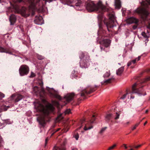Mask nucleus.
Listing matches in <instances>:
<instances>
[{"instance_id":"1","label":"nucleus","mask_w":150,"mask_h":150,"mask_svg":"<svg viewBox=\"0 0 150 150\" xmlns=\"http://www.w3.org/2000/svg\"><path fill=\"white\" fill-rule=\"evenodd\" d=\"M35 108L37 111L41 113L37 120L40 125L43 126L45 124V117L54 111V108L51 104H48L45 107L39 103L35 104Z\"/></svg>"},{"instance_id":"2","label":"nucleus","mask_w":150,"mask_h":150,"mask_svg":"<svg viewBox=\"0 0 150 150\" xmlns=\"http://www.w3.org/2000/svg\"><path fill=\"white\" fill-rule=\"evenodd\" d=\"M86 8L89 11H96L100 12L107 10L106 7L103 5L101 2H99L96 5L92 2H90L87 4Z\"/></svg>"},{"instance_id":"3","label":"nucleus","mask_w":150,"mask_h":150,"mask_svg":"<svg viewBox=\"0 0 150 150\" xmlns=\"http://www.w3.org/2000/svg\"><path fill=\"white\" fill-rule=\"evenodd\" d=\"M141 5L143 7L141 8L137 9L135 12L141 14L142 17L144 20H146V18L149 15V13L147 10L144 8L146 7L148 5H150V0H146L144 1H142L141 3Z\"/></svg>"},{"instance_id":"4","label":"nucleus","mask_w":150,"mask_h":150,"mask_svg":"<svg viewBox=\"0 0 150 150\" xmlns=\"http://www.w3.org/2000/svg\"><path fill=\"white\" fill-rule=\"evenodd\" d=\"M84 54L83 52H81L80 54L79 57L81 59H83V61H81L80 62V65L83 67L86 68L89 65V57H85Z\"/></svg>"},{"instance_id":"5","label":"nucleus","mask_w":150,"mask_h":150,"mask_svg":"<svg viewBox=\"0 0 150 150\" xmlns=\"http://www.w3.org/2000/svg\"><path fill=\"white\" fill-rule=\"evenodd\" d=\"M116 22L115 17L114 15H111L109 17V21L108 22H104L105 24L106 25L107 29L109 30V28H111L113 27L114 26V24Z\"/></svg>"},{"instance_id":"6","label":"nucleus","mask_w":150,"mask_h":150,"mask_svg":"<svg viewBox=\"0 0 150 150\" xmlns=\"http://www.w3.org/2000/svg\"><path fill=\"white\" fill-rule=\"evenodd\" d=\"M19 73L20 75L23 76L27 74L29 72V68L26 65H22L19 69Z\"/></svg>"},{"instance_id":"7","label":"nucleus","mask_w":150,"mask_h":150,"mask_svg":"<svg viewBox=\"0 0 150 150\" xmlns=\"http://www.w3.org/2000/svg\"><path fill=\"white\" fill-rule=\"evenodd\" d=\"M137 84L136 83H134L132 86V93H137L139 94L140 96L143 95L144 96L146 95V92L144 93V94H142L140 92V91L139 89H137L136 88V87L137 86Z\"/></svg>"},{"instance_id":"8","label":"nucleus","mask_w":150,"mask_h":150,"mask_svg":"<svg viewBox=\"0 0 150 150\" xmlns=\"http://www.w3.org/2000/svg\"><path fill=\"white\" fill-rule=\"evenodd\" d=\"M127 22L129 24H137L139 22V20L134 17H132L128 18L127 20Z\"/></svg>"},{"instance_id":"9","label":"nucleus","mask_w":150,"mask_h":150,"mask_svg":"<svg viewBox=\"0 0 150 150\" xmlns=\"http://www.w3.org/2000/svg\"><path fill=\"white\" fill-rule=\"evenodd\" d=\"M75 96L74 93H69L66 95L65 98L66 100L69 102L72 100Z\"/></svg>"},{"instance_id":"10","label":"nucleus","mask_w":150,"mask_h":150,"mask_svg":"<svg viewBox=\"0 0 150 150\" xmlns=\"http://www.w3.org/2000/svg\"><path fill=\"white\" fill-rule=\"evenodd\" d=\"M89 86H87L85 88H83V87H81V91L82 92L81 93V96H84L85 93L89 94L91 93L92 91H88L87 89L88 88Z\"/></svg>"},{"instance_id":"11","label":"nucleus","mask_w":150,"mask_h":150,"mask_svg":"<svg viewBox=\"0 0 150 150\" xmlns=\"http://www.w3.org/2000/svg\"><path fill=\"white\" fill-rule=\"evenodd\" d=\"M21 13L22 16L27 17L29 16L30 14L28 13V11L25 7H23L22 8Z\"/></svg>"},{"instance_id":"12","label":"nucleus","mask_w":150,"mask_h":150,"mask_svg":"<svg viewBox=\"0 0 150 150\" xmlns=\"http://www.w3.org/2000/svg\"><path fill=\"white\" fill-rule=\"evenodd\" d=\"M43 20L42 17L40 16H37L34 20L35 23L37 24H41L42 23Z\"/></svg>"},{"instance_id":"13","label":"nucleus","mask_w":150,"mask_h":150,"mask_svg":"<svg viewBox=\"0 0 150 150\" xmlns=\"http://www.w3.org/2000/svg\"><path fill=\"white\" fill-rule=\"evenodd\" d=\"M12 98H14L13 99H14L16 102H18L21 99H22L23 97V96L19 95H13L11 96Z\"/></svg>"},{"instance_id":"14","label":"nucleus","mask_w":150,"mask_h":150,"mask_svg":"<svg viewBox=\"0 0 150 150\" xmlns=\"http://www.w3.org/2000/svg\"><path fill=\"white\" fill-rule=\"evenodd\" d=\"M111 43V41L109 39H105L103 40L101 42V44L106 47H109Z\"/></svg>"},{"instance_id":"15","label":"nucleus","mask_w":150,"mask_h":150,"mask_svg":"<svg viewBox=\"0 0 150 150\" xmlns=\"http://www.w3.org/2000/svg\"><path fill=\"white\" fill-rule=\"evenodd\" d=\"M115 5L116 9H119L121 7V2L120 0H115Z\"/></svg>"},{"instance_id":"16","label":"nucleus","mask_w":150,"mask_h":150,"mask_svg":"<svg viewBox=\"0 0 150 150\" xmlns=\"http://www.w3.org/2000/svg\"><path fill=\"white\" fill-rule=\"evenodd\" d=\"M16 20V17L14 15H11L9 17V21L11 25H13L15 22Z\"/></svg>"},{"instance_id":"17","label":"nucleus","mask_w":150,"mask_h":150,"mask_svg":"<svg viewBox=\"0 0 150 150\" xmlns=\"http://www.w3.org/2000/svg\"><path fill=\"white\" fill-rule=\"evenodd\" d=\"M124 68L122 67L116 71L117 74L118 75H120L124 71Z\"/></svg>"},{"instance_id":"18","label":"nucleus","mask_w":150,"mask_h":150,"mask_svg":"<svg viewBox=\"0 0 150 150\" xmlns=\"http://www.w3.org/2000/svg\"><path fill=\"white\" fill-rule=\"evenodd\" d=\"M33 89L34 92L35 93H40V92L39 89L37 86L34 87Z\"/></svg>"},{"instance_id":"19","label":"nucleus","mask_w":150,"mask_h":150,"mask_svg":"<svg viewBox=\"0 0 150 150\" xmlns=\"http://www.w3.org/2000/svg\"><path fill=\"white\" fill-rule=\"evenodd\" d=\"M149 32L148 30H147V33L146 34L145 32H143L142 33V35L145 38H148L149 36Z\"/></svg>"},{"instance_id":"20","label":"nucleus","mask_w":150,"mask_h":150,"mask_svg":"<svg viewBox=\"0 0 150 150\" xmlns=\"http://www.w3.org/2000/svg\"><path fill=\"white\" fill-rule=\"evenodd\" d=\"M62 114H60L58 115L56 118L57 122H59L62 119L63 117L62 116Z\"/></svg>"},{"instance_id":"21","label":"nucleus","mask_w":150,"mask_h":150,"mask_svg":"<svg viewBox=\"0 0 150 150\" xmlns=\"http://www.w3.org/2000/svg\"><path fill=\"white\" fill-rule=\"evenodd\" d=\"M110 72L109 70H108L105 73L103 77L104 78H107L110 75Z\"/></svg>"},{"instance_id":"22","label":"nucleus","mask_w":150,"mask_h":150,"mask_svg":"<svg viewBox=\"0 0 150 150\" xmlns=\"http://www.w3.org/2000/svg\"><path fill=\"white\" fill-rule=\"evenodd\" d=\"M53 150H65V149L64 147H54Z\"/></svg>"},{"instance_id":"23","label":"nucleus","mask_w":150,"mask_h":150,"mask_svg":"<svg viewBox=\"0 0 150 150\" xmlns=\"http://www.w3.org/2000/svg\"><path fill=\"white\" fill-rule=\"evenodd\" d=\"M92 128L93 127L92 126L88 127V125L87 124H86L84 127V129L85 130H87L90 129Z\"/></svg>"},{"instance_id":"24","label":"nucleus","mask_w":150,"mask_h":150,"mask_svg":"<svg viewBox=\"0 0 150 150\" xmlns=\"http://www.w3.org/2000/svg\"><path fill=\"white\" fill-rule=\"evenodd\" d=\"M140 58H141V56H139L137 58H136L135 59L132 60L131 61V62H132V63H133L134 64L136 63V61H139L140 59Z\"/></svg>"},{"instance_id":"25","label":"nucleus","mask_w":150,"mask_h":150,"mask_svg":"<svg viewBox=\"0 0 150 150\" xmlns=\"http://www.w3.org/2000/svg\"><path fill=\"white\" fill-rule=\"evenodd\" d=\"M52 103L54 105L57 107L59 105V103L56 101H52Z\"/></svg>"},{"instance_id":"26","label":"nucleus","mask_w":150,"mask_h":150,"mask_svg":"<svg viewBox=\"0 0 150 150\" xmlns=\"http://www.w3.org/2000/svg\"><path fill=\"white\" fill-rule=\"evenodd\" d=\"M71 110L69 109H68L66 110L64 112V114L65 115L67 114H69L70 113Z\"/></svg>"},{"instance_id":"27","label":"nucleus","mask_w":150,"mask_h":150,"mask_svg":"<svg viewBox=\"0 0 150 150\" xmlns=\"http://www.w3.org/2000/svg\"><path fill=\"white\" fill-rule=\"evenodd\" d=\"M54 97L59 100H61L62 98L58 94H56L55 95Z\"/></svg>"},{"instance_id":"28","label":"nucleus","mask_w":150,"mask_h":150,"mask_svg":"<svg viewBox=\"0 0 150 150\" xmlns=\"http://www.w3.org/2000/svg\"><path fill=\"white\" fill-rule=\"evenodd\" d=\"M120 116V114L116 112L115 117V120H117L119 118V116Z\"/></svg>"},{"instance_id":"29","label":"nucleus","mask_w":150,"mask_h":150,"mask_svg":"<svg viewBox=\"0 0 150 150\" xmlns=\"http://www.w3.org/2000/svg\"><path fill=\"white\" fill-rule=\"evenodd\" d=\"M116 146V144H114L113 146L109 147L108 149V150H111V149H113L114 147H115Z\"/></svg>"},{"instance_id":"30","label":"nucleus","mask_w":150,"mask_h":150,"mask_svg":"<svg viewBox=\"0 0 150 150\" xmlns=\"http://www.w3.org/2000/svg\"><path fill=\"white\" fill-rule=\"evenodd\" d=\"M5 49L4 48L0 47V52H5Z\"/></svg>"},{"instance_id":"31","label":"nucleus","mask_w":150,"mask_h":150,"mask_svg":"<svg viewBox=\"0 0 150 150\" xmlns=\"http://www.w3.org/2000/svg\"><path fill=\"white\" fill-rule=\"evenodd\" d=\"M112 80L111 79H109L107 80H105L104 81V82L107 83H109L111 82V81Z\"/></svg>"},{"instance_id":"32","label":"nucleus","mask_w":150,"mask_h":150,"mask_svg":"<svg viewBox=\"0 0 150 150\" xmlns=\"http://www.w3.org/2000/svg\"><path fill=\"white\" fill-rule=\"evenodd\" d=\"M138 124H135L134 125L133 127H132V130L135 129L138 126Z\"/></svg>"},{"instance_id":"33","label":"nucleus","mask_w":150,"mask_h":150,"mask_svg":"<svg viewBox=\"0 0 150 150\" xmlns=\"http://www.w3.org/2000/svg\"><path fill=\"white\" fill-rule=\"evenodd\" d=\"M106 127H105L102 128L101 129L100 131V134L102 133L106 129Z\"/></svg>"},{"instance_id":"34","label":"nucleus","mask_w":150,"mask_h":150,"mask_svg":"<svg viewBox=\"0 0 150 150\" xmlns=\"http://www.w3.org/2000/svg\"><path fill=\"white\" fill-rule=\"evenodd\" d=\"M37 57L38 59L40 60H41L44 59L43 57L40 55H38L37 56Z\"/></svg>"},{"instance_id":"35","label":"nucleus","mask_w":150,"mask_h":150,"mask_svg":"<svg viewBox=\"0 0 150 150\" xmlns=\"http://www.w3.org/2000/svg\"><path fill=\"white\" fill-rule=\"evenodd\" d=\"M146 28L150 30V19L149 20L148 25L146 26Z\"/></svg>"},{"instance_id":"36","label":"nucleus","mask_w":150,"mask_h":150,"mask_svg":"<svg viewBox=\"0 0 150 150\" xmlns=\"http://www.w3.org/2000/svg\"><path fill=\"white\" fill-rule=\"evenodd\" d=\"M5 95L3 93L0 92V98H2L4 97Z\"/></svg>"},{"instance_id":"37","label":"nucleus","mask_w":150,"mask_h":150,"mask_svg":"<svg viewBox=\"0 0 150 150\" xmlns=\"http://www.w3.org/2000/svg\"><path fill=\"white\" fill-rule=\"evenodd\" d=\"M35 76V74L33 72L31 73L30 76V77H33Z\"/></svg>"},{"instance_id":"38","label":"nucleus","mask_w":150,"mask_h":150,"mask_svg":"<svg viewBox=\"0 0 150 150\" xmlns=\"http://www.w3.org/2000/svg\"><path fill=\"white\" fill-rule=\"evenodd\" d=\"M111 115L110 114H108L106 116V118H107L108 120H109L110 119V117L111 116Z\"/></svg>"},{"instance_id":"39","label":"nucleus","mask_w":150,"mask_h":150,"mask_svg":"<svg viewBox=\"0 0 150 150\" xmlns=\"http://www.w3.org/2000/svg\"><path fill=\"white\" fill-rule=\"evenodd\" d=\"M94 117H95V115H93V117L92 118V120H91V123H93V121L94 120H95V119H94Z\"/></svg>"},{"instance_id":"40","label":"nucleus","mask_w":150,"mask_h":150,"mask_svg":"<svg viewBox=\"0 0 150 150\" xmlns=\"http://www.w3.org/2000/svg\"><path fill=\"white\" fill-rule=\"evenodd\" d=\"M18 0L19 2H21V1H22L23 0ZM27 0L29 2H31L32 3H33L34 1V0Z\"/></svg>"},{"instance_id":"41","label":"nucleus","mask_w":150,"mask_h":150,"mask_svg":"<svg viewBox=\"0 0 150 150\" xmlns=\"http://www.w3.org/2000/svg\"><path fill=\"white\" fill-rule=\"evenodd\" d=\"M81 2L79 1L78 3H76V6H79L81 4Z\"/></svg>"},{"instance_id":"42","label":"nucleus","mask_w":150,"mask_h":150,"mask_svg":"<svg viewBox=\"0 0 150 150\" xmlns=\"http://www.w3.org/2000/svg\"><path fill=\"white\" fill-rule=\"evenodd\" d=\"M141 146H142V145L140 144V145H139L135 146L134 147L136 148H138L139 147H141Z\"/></svg>"},{"instance_id":"43","label":"nucleus","mask_w":150,"mask_h":150,"mask_svg":"<svg viewBox=\"0 0 150 150\" xmlns=\"http://www.w3.org/2000/svg\"><path fill=\"white\" fill-rule=\"evenodd\" d=\"M127 94H125L122 97H121V98L122 99H124V98H125V97H126V96L127 95Z\"/></svg>"},{"instance_id":"44","label":"nucleus","mask_w":150,"mask_h":150,"mask_svg":"<svg viewBox=\"0 0 150 150\" xmlns=\"http://www.w3.org/2000/svg\"><path fill=\"white\" fill-rule=\"evenodd\" d=\"M132 63V62L131 61L128 62L127 63V66H129L130 65H131Z\"/></svg>"},{"instance_id":"45","label":"nucleus","mask_w":150,"mask_h":150,"mask_svg":"<svg viewBox=\"0 0 150 150\" xmlns=\"http://www.w3.org/2000/svg\"><path fill=\"white\" fill-rule=\"evenodd\" d=\"M79 136H78V135H76L75 137V139H76V140H78V139L79 138Z\"/></svg>"},{"instance_id":"46","label":"nucleus","mask_w":150,"mask_h":150,"mask_svg":"<svg viewBox=\"0 0 150 150\" xmlns=\"http://www.w3.org/2000/svg\"><path fill=\"white\" fill-rule=\"evenodd\" d=\"M123 146H124L125 149H126L127 148V147L126 146V145L125 144H124Z\"/></svg>"},{"instance_id":"47","label":"nucleus","mask_w":150,"mask_h":150,"mask_svg":"<svg viewBox=\"0 0 150 150\" xmlns=\"http://www.w3.org/2000/svg\"><path fill=\"white\" fill-rule=\"evenodd\" d=\"M129 123V122H127L126 123H125V124L126 125H128Z\"/></svg>"},{"instance_id":"48","label":"nucleus","mask_w":150,"mask_h":150,"mask_svg":"<svg viewBox=\"0 0 150 150\" xmlns=\"http://www.w3.org/2000/svg\"><path fill=\"white\" fill-rule=\"evenodd\" d=\"M72 150H77V149L76 148H74Z\"/></svg>"},{"instance_id":"49","label":"nucleus","mask_w":150,"mask_h":150,"mask_svg":"<svg viewBox=\"0 0 150 150\" xmlns=\"http://www.w3.org/2000/svg\"><path fill=\"white\" fill-rule=\"evenodd\" d=\"M147 123V121H146V122L144 123V125H146V124Z\"/></svg>"},{"instance_id":"50","label":"nucleus","mask_w":150,"mask_h":150,"mask_svg":"<svg viewBox=\"0 0 150 150\" xmlns=\"http://www.w3.org/2000/svg\"><path fill=\"white\" fill-rule=\"evenodd\" d=\"M47 88L48 91H49V90L50 89V88L48 87H47Z\"/></svg>"},{"instance_id":"51","label":"nucleus","mask_w":150,"mask_h":150,"mask_svg":"<svg viewBox=\"0 0 150 150\" xmlns=\"http://www.w3.org/2000/svg\"><path fill=\"white\" fill-rule=\"evenodd\" d=\"M137 28L136 26L133 27V28L134 29H135Z\"/></svg>"},{"instance_id":"52","label":"nucleus","mask_w":150,"mask_h":150,"mask_svg":"<svg viewBox=\"0 0 150 150\" xmlns=\"http://www.w3.org/2000/svg\"><path fill=\"white\" fill-rule=\"evenodd\" d=\"M134 98V97H132V96H131V98H132V99H133V98Z\"/></svg>"},{"instance_id":"53","label":"nucleus","mask_w":150,"mask_h":150,"mask_svg":"<svg viewBox=\"0 0 150 150\" xmlns=\"http://www.w3.org/2000/svg\"><path fill=\"white\" fill-rule=\"evenodd\" d=\"M60 129V128H59L58 129H57V130L56 131V132H57Z\"/></svg>"},{"instance_id":"54","label":"nucleus","mask_w":150,"mask_h":150,"mask_svg":"<svg viewBox=\"0 0 150 150\" xmlns=\"http://www.w3.org/2000/svg\"><path fill=\"white\" fill-rule=\"evenodd\" d=\"M148 112V110H146L145 112L146 113H147V112Z\"/></svg>"},{"instance_id":"55","label":"nucleus","mask_w":150,"mask_h":150,"mask_svg":"<svg viewBox=\"0 0 150 150\" xmlns=\"http://www.w3.org/2000/svg\"><path fill=\"white\" fill-rule=\"evenodd\" d=\"M147 79L149 80H150V77H149V78H148Z\"/></svg>"},{"instance_id":"56","label":"nucleus","mask_w":150,"mask_h":150,"mask_svg":"<svg viewBox=\"0 0 150 150\" xmlns=\"http://www.w3.org/2000/svg\"><path fill=\"white\" fill-rule=\"evenodd\" d=\"M100 48H101V50H103V48H102L101 47H100Z\"/></svg>"},{"instance_id":"57","label":"nucleus","mask_w":150,"mask_h":150,"mask_svg":"<svg viewBox=\"0 0 150 150\" xmlns=\"http://www.w3.org/2000/svg\"><path fill=\"white\" fill-rule=\"evenodd\" d=\"M7 110V109H4V110H5V111L6 110Z\"/></svg>"},{"instance_id":"58","label":"nucleus","mask_w":150,"mask_h":150,"mask_svg":"<svg viewBox=\"0 0 150 150\" xmlns=\"http://www.w3.org/2000/svg\"><path fill=\"white\" fill-rule=\"evenodd\" d=\"M7 107L8 108H9V106H7Z\"/></svg>"},{"instance_id":"59","label":"nucleus","mask_w":150,"mask_h":150,"mask_svg":"<svg viewBox=\"0 0 150 150\" xmlns=\"http://www.w3.org/2000/svg\"><path fill=\"white\" fill-rule=\"evenodd\" d=\"M149 100H150V97H149Z\"/></svg>"},{"instance_id":"60","label":"nucleus","mask_w":150,"mask_h":150,"mask_svg":"<svg viewBox=\"0 0 150 150\" xmlns=\"http://www.w3.org/2000/svg\"><path fill=\"white\" fill-rule=\"evenodd\" d=\"M47 141V139H46V142Z\"/></svg>"},{"instance_id":"61","label":"nucleus","mask_w":150,"mask_h":150,"mask_svg":"<svg viewBox=\"0 0 150 150\" xmlns=\"http://www.w3.org/2000/svg\"><path fill=\"white\" fill-rule=\"evenodd\" d=\"M130 150H133V149H130Z\"/></svg>"},{"instance_id":"62","label":"nucleus","mask_w":150,"mask_h":150,"mask_svg":"<svg viewBox=\"0 0 150 150\" xmlns=\"http://www.w3.org/2000/svg\"><path fill=\"white\" fill-rule=\"evenodd\" d=\"M51 89H52V90H53V88H52Z\"/></svg>"},{"instance_id":"63","label":"nucleus","mask_w":150,"mask_h":150,"mask_svg":"<svg viewBox=\"0 0 150 150\" xmlns=\"http://www.w3.org/2000/svg\"><path fill=\"white\" fill-rule=\"evenodd\" d=\"M41 89H42L43 88H41Z\"/></svg>"},{"instance_id":"64","label":"nucleus","mask_w":150,"mask_h":150,"mask_svg":"<svg viewBox=\"0 0 150 150\" xmlns=\"http://www.w3.org/2000/svg\"><path fill=\"white\" fill-rule=\"evenodd\" d=\"M42 85H43V83H42Z\"/></svg>"}]
</instances>
